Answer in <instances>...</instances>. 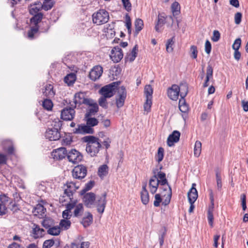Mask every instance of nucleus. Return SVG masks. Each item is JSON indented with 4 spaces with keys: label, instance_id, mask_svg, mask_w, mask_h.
Returning a JSON list of instances; mask_svg holds the SVG:
<instances>
[{
    "label": "nucleus",
    "instance_id": "obj_1",
    "mask_svg": "<svg viewBox=\"0 0 248 248\" xmlns=\"http://www.w3.org/2000/svg\"><path fill=\"white\" fill-rule=\"evenodd\" d=\"M83 141L87 142L86 151L91 156H94L101 148L98 138L93 136H87L82 138Z\"/></svg>",
    "mask_w": 248,
    "mask_h": 248
},
{
    "label": "nucleus",
    "instance_id": "obj_2",
    "mask_svg": "<svg viewBox=\"0 0 248 248\" xmlns=\"http://www.w3.org/2000/svg\"><path fill=\"white\" fill-rule=\"evenodd\" d=\"M93 22L97 25L107 23L109 20L108 13L104 9H100L92 15Z\"/></svg>",
    "mask_w": 248,
    "mask_h": 248
},
{
    "label": "nucleus",
    "instance_id": "obj_3",
    "mask_svg": "<svg viewBox=\"0 0 248 248\" xmlns=\"http://www.w3.org/2000/svg\"><path fill=\"white\" fill-rule=\"evenodd\" d=\"M118 85V82H112L102 87L100 89L99 93L103 97L110 98L115 94L116 89Z\"/></svg>",
    "mask_w": 248,
    "mask_h": 248
},
{
    "label": "nucleus",
    "instance_id": "obj_4",
    "mask_svg": "<svg viewBox=\"0 0 248 248\" xmlns=\"http://www.w3.org/2000/svg\"><path fill=\"white\" fill-rule=\"evenodd\" d=\"M65 187L64 190V194L66 195L70 200L73 199L74 193L79 187V184L78 182L67 181L64 185Z\"/></svg>",
    "mask_w": 248,
    "mask_h": 248
},
{
    "label": "nucleus",
    "instance_id": "obj_5",
    "mask_svg": "<svg viewBox=\"0 0 248 248\" xmlns=\"http://www.w3.org/2000/svg\"><path fill=\"white\" fill-rule=\"evenodd\" d=\"M74 100L75 104L74 108H76L77 105L78 106L81 104H84L86 105H91L90 103L92 102V99L86 98V94L83 92L76 93L75 94Z\"/></svg>",
    "mask_w": 248,
    "mask_h": 248
},
{
    "label": "nucleus",
    "instance_id": "obj_6",
    "mask_svg": "<svg viewBox=\"0 0 248 248\" xmlns=\"http://www.w3.org/2000/svg\"><path fill=\"white\" fill-rule=\"evenodd\" d=\"M106 197L107 194L106 193H104L96 197L95 203L97 207V210L98 213L101 214L104 212L107 204Z\"/></svg>",
    "mask_w": 248,
    "mask_h": 248
},
{
    "label": "nucleus",
    "instance_id": "obj_7",
    "mask_svg": "<svg viewBox=\"0 0 248 248\" xmlns=\"http://www.w3.org/2000/svg\"><path fill=\"white\" fill-rule=\"evenodd\" d=\"M87 168L82 165H78L75 167L72 171L73 177L75 179H82L87 174Z\"/></svg>",
    "mask_w": 248,
    "mask_h": 248
},
{
    "label": "nucleus",
    "instance_id": "obj_8",
    "mask_svg": "<svg viewBox=\"0 0 248 248\" xmlns=\"http://www.w3.org/2000/svg\"><path fill=\"white\" fill-rule=\"evenodd\" d=\"M67 157L68 160L74 164L78 163L82 160V155L76 149H71L67 152Z\"/></svg>",
    "mask_w": 248,
    "mask_h": 248
},
{
    "label": "nucleus",
    "instance_id": "obj_9",
    "mask_svg": "<svg viewBox=\"0 0 248 248\" xmlns=\"http://www.w3.org/2000/svg\"><path fill=\"white\" fill-rule=\"evenodd\" d=\"M74 108L66 107L61 111V118L65 121H71L75 116V110Z\"/></svg>",
    "mask_w": 248,
    "mask_h": 248
},
{
    "label": "nucleus",
    "instance_id": "obj_10",
    "mask_svg": "<svg viewBox=\"0 0 248 248\" xmlns=\"http://www.w3.org/2000/svg\"><path fill=\"white\" fill-rule=\"evenodd\" d=\"M73 133L75 134H91L94 133V129L92 127H90L88 125L81 124L78 125L77 128L73 129Z\"/></svg>",
    "mask_w": 248,
    "mask_h": 248
},
{
    "label": "nucleus",
    "instance_id": "obj_11",
    "mask_svg": "<svg viewBox=\"0 0 248 248\" xmlns=\"http://www.w3.org/2000/svg\"><path fill=\"white\" fill-rule=\"evenodd\" d=\"M110 57L114 62H119L123 57L122 49L118 46L114 47L111 51Z\"/></svg>",
    "mask_w": 248,
    "mask_h": 248
},
{
    "label": "nucleus",
    "instance_id": "obj_12",
    "mask_svg": "<svg viewBox=\"0 0 248 248\" xmlns=\"http://www.w3.org/2000/svg\"><path fill=\"white\" fill-rule=\"evenodd\" d=\"M179 93L180 90L179 86L176 84H173L168 89V96L171 100H177L178 98Z\"/></svg>",
    "mask_w": 248,
    "mask_h": 248
},
{
    "label": "nucleus",
    "instance_id": "obj_13",
    "mask_svg": "<svg viewBox=\"0 0 248 248\" xmlns=\"http://www.w3.org/2000/svg\"><path fill=\"white\" fill-rule=\"evenodd\" d=\"M67 152L65 148L61 147L53 151L51 155L54 159L60 160L67 156Z\"/></svg>",
    "mask_w": 248,
    "mask_h": 248
},
{
    "label": "nucleus",
    "instance_id": "obj_14",
    "mask_svg": "<svg viewBox=\"0 0 248 248\" xmlns=\"http://www.w3.org/2000/svg\"><path fill=\"white\" fill-rule=\"evenodd\" d=\"M45 137L49 140H57L60 139L61 134L59 130L56 129L48 128L46 132Z\"/></svg>",
    "mask_w": 248,
    "mask_h": 248
},
{
    "label": "nucleus",
    "instance_id": "obj_15",
    "mask_svg": "<svg viewBox=\"0 0 248 248\" xmlns=\"http://www.w3.org/2000/svg\"><path fill=\"white\" fill-rule=\"evenodd\" d=\"M103 73V68L100 65L94 66L89 73L90 78L93 81L99 79Z\"/></svg>",
    "mask_w": 248,
    "mask_h": 248
},
{
    "label": "nucleus",
    "instance_id": "obj_16",
    "mask_svg": "<svg viewBox=\"0 0 248 248\" xmlns=\"http://www.w3.org/2000/svg\"><path fill=\"white\" fill-rule=\"evenodd\" d=\"M95 195L93 192L87 193L83 197V202L85 205L88 208L92 207L95 202Z\"/></svg>",
    "mask_w": 248,
    "mask_h": 248
},
{
    "label": "nucleus",
    "instance_id": "obj_17",
    "mask_svg": "<svg viewBox=\"0 0 248 248\" xmlns=\"http://www.w3.org/2000/svg\"><path fill=\"white\" fill-rule=\"evenodd\" d=\"M119 98L116 99V104L118 108L122 107L124 103L126 97V92L124 86H121L119 91Z\"/></svg>",
    "mask_w": 248,
    "mask_h": 248
},
{
    "label": "nucleus",
    "instance_id": "obj_18",
    "mask_svg": "<svg viewBox=\"0 0 248 248\" xmlns=\"http://www.w3.org/2000/svg\"><path fill=\"white\" fill-rule=\"evenodd\" d=\"M153 173L154 175L157 177V179L161 186H165L167 185L168 187L169 186H170L168 183V180L166 178V174L164 172L161 171H158V169H156L153 170Z\"/></svg>",
    "mask_w": 248,
    "mask_h": 248
},
{
    "label": "nucleus",
    "instance_id": "obj_19",
    "mask_svg": "<svg viewBox=\"0 0 248 248\" xmlns=\"http://www.w3.org/2000/svg\"><path fill=\"white\" fill-rule=\"evenodd\" d=\"M45 233V231L43 228H41L40 226L36 224H33L31 233L32 237L35 239L42 237Z\"/></svg>",
    "mask_w": 248,
    "mask_h": 248
},
{
    "label": "nucleus",
    "instance_id": "obj_20",
    "mask_svg": "<svg viewBox=\"0 0 248 248\" xmlns=\"http://www.w3.org/2000/svg\"><path fill=\"white\" fill-rule=\"evenodd\" d=\"M180 137V133L178 131H174L167 139V145L170 147L172 146L174 143L179 140Z\"/></svg>",
    "mask_w": 248,
    "mask_h": 248
},
{
    "label": "nucleus",
    "instance_id": "obj_21",
    "mask_svg": "<svg viewBox=\"0 0 248 248\" xmlns=\"http://www.w3.org/2000/svg\"><path fill=\"white\" fill-rule=\"evenodd\" d=\"M196 184L193 183L192 187L187 193L188 202H195L198 198V191L196 188Z\"/></svg>",
    "mask_w": 248,
    "mask_h": 248
},
{
    "label": "nucleus",
    "instance_id": "obj_22",
    "mask_svg": "<svg viewBox=\"0 0 248 248\" xmlns=\"http://www.w3.org/2000/svg\"><path fill=\"white\" fill-rule=\"evenodd\" d=\"M159 183L158 182V180L157 179V177L155 175H153L150 178L149 180V188L150 192L152 194H155L158 187Z\"/></svg>",
    "mask_w": 248,
    "mask_h": 248
},
{
    "label": "nucleus",
    "instance_id": "obj_23",
    "mask_svg": "<svg viewBox=\"0 0 248 248\" xmlns=\"http://www.w3.org/2000/svg\"><path fill=\"white\" fill-rule=\"evenodd\" d=\"M147 184H144L142 185V190L140 192V198L142 203L146 205L149 202V195L148 190L146 189Z\"/></svg>",
    "mask_w": 248,
    "mask_h": 248
},
{
    "label": "nucleus",
    "instance_id": "obj_24",
    "mask_svg": "<svg viewBox=\"0 0 248 248\" xmlns=\"http://www.w3.org/2000/svg\"><path fill=\"white\" fill-rule=\"evenodd\" d=\"M90 104L91 105H88V106H90L91 108H89L88 111L85 114L86 117L95 114V113L98 111V105L96 103L94 102L93 99H92V102Z\"/></svg>",
    "mask_w": 248,
    "mask_h": 248
},
{
    "label": "nucleus",
    "instance_id": "obj_25",
    "mask_svg": "<svg viewBox=\"0 0 248 248\" xmlns=\"http://www.w3.org/2000/svg\"><path fill=\"white\" fill-rule=\"evenodd\" d=\"M43 94L48 98H51L54 96L55 92L53 90V86L49 84L46 86L45 91L43 92Z\"/></svg>",
    "mask_w": 248,
    "mask_h": 248
},
{
    "label": "nucleus",
    "instance_id": "obj_26",
    "mask_svg": "<svg viewBox=\"0 0 248 248\" xmlns=\"http://www.w3.org/2000/svg\"><path fill=\"white\" fill-rule=\"evenodd\" d=\"M93 217L90 212L87 213V215L82 218L81 222L84 227L86 228L89 226L93 222Z\"/></svg>",
    "mask_w": 248,
    "mask_h": 248
},
{
    "label": "nucleus",
    "instance_id": "obj_27",
    "mask_svg": "<svg viewBox=\"0 0 248 248\" xmlns=\"http://www.w3.org/2000/svg\"><path fill=\"white\" fill-rule=\"evenodd\" d=\"M77 77L75 74L71 73L67 75L64 78V81L68 86L72 85L75 82Z\"/></svg>",
    "mask_w": 248,
    "mask_h": 248
},
{
    "label": "nucleus",
    "instance_id": "obj_28",
    "mask_svg": "<svg viewBox=\"0 0 248 248\" xmlns=\"http://www.w3.org/2000/svg\"><path fill=\"white\" fill-rule=\"evenodd\" d=\"M3 148L4 150H6L8 154L11 155L13 154L14 148L12 142L9 140H6L3 142Z\"/></svg>",
    "mask_w": 248,
    "mask_h": 248
},
{
    "label": "nucleus",
    "instance_id": "obj_29",
    "mask_svg": "<svg viewBox=\"0 0 248 248\" xmlns=\"http://www.w3.org/2000/svg\"><path fill=\"white\" fill-rule=\"evenodd\" d=\"M180 90L179 95L181 99H185L188 93V85L186 83H181L179 86Z\"/></svg>",
    "mask_w": 248,
    "mask_h": 248
},
{
    "label": "nucleus",
    "instance_id": "obj_30",
    "mask_svg": "<svg viewBox=\"0 0 248 248\" xmlns=\"http://www.w3.org/2000/svg\"><path fill=\"white\" fill-rule=\"evenodd\" d=\"M31 19V25H34L33 26L39 27L38 24L42 20L43 15L42 13H39L38 14L33 15Z\"/></svg>",
    "mask_w": 248,
    "mask_h": 248
},
{
    "label": "nucleus",
    "instance_id": "obj_31",
    "mask_svg": "<svg viewBox=\"0 0 248 248\" xmlns=\"http://www.w3.org/2000/svg\"><path fill=\"white\" fill-rule=\"evenodd\" d=\"M108 168L106 164L101 165L98 170V175L101 178H103L108 173Z\"/></svg>",
    "mask_w": 248,
    "mask_h": 248
},
{
    "label": "nucleus",
    "instance_id": "obj_32",
    "mask_svg": "<svg viewBox=\"0 0 248 248\" xmlns=\"http://www.w3.org/2000/svg\"><path fill=\"white\" fill-rule=\"evenodd\" d=\"M42 226L46 229L55 225L54 220L50 217H45L42 221Z\"/></svg>",
    "mask_w": 248,
    "mask_h": 248
},
{
    "label": "nucleus",
    "instance_id": "obj_33",
    "mask_svg": "<svg viewBox=\"0 0 248 248\" xmlns=\"http://www.w3.org/2000/svg\"><path fill=\"white\" fill-rule=\"evenodd\" d=\"M55 2L52 0H44L43 3H41V8L45 11L51 9L54 6Z\"/></svg>",
    "mask_w": 248,
    "mask_h": 248
},
{
    "label": "nucleus",
    "instance_id": "obj_34",
    "mask_svg": "<svg viewBox=\"0 0 248 248\" xmlns=\"http://www.w3.org/2000/svg\"><path fill=\"white\" fill-rule=\"evenodd\" d=\"M41 9L42 8H41V3H35L33 5H31L29 8V12L31 15H33L40 13L39 12Z\"/></svg>",
    "mask_w": 248,
    "mask_h": 248
},
{
    "label": "nucleus",
    "instance_id": "obj_35",
    "mask_svg": "<svg viewBox=\"0 0 248 248\" xmlns=\"http://www.w3.org/2000/svg\"><path fill=\"white\" fill-rule=\"evenodd\" d=\"M47 232L51 235H58L61 232V228L60 226L54 225L47 229Z\"/></svg>",
    "mask_w": 248,
    "mask_h": 248
},
{
    "label": "nucleus",
    "instance_id": "obj_36",
    "mask_svg": "<svg viewBox=\"0 0 248 248\" xmlns=\"http://www.w3.org/2000/svg\"><path fill=\"white\" fill-rule=\"evenodd\" d=\"M46 211V209L43 205L37 204L34 209L33 213L36 216H43Z\"/></svg>",
    "mask_w": 248,
    "mask_h": 248
},
{
    "label": "nucleus",
    "instance_id": "obj_37",
    "mask_svg": "<svg viewBox=\"0 0 248 248\" xmlns=\"http://www.w3.org/2000/svg\"><path fill=\"white\" fill-rule=\"evenodd\" d=\"M38 31L39 27H31L30 30L28 32V38L31 40L35 38V35L38 32Z\"/></svg>",
    "mask_w": 248,
    "mask_h": 248
},
{
    "label": "nucleus",
    "instance_id": "obj_38",
    "mask_svg": "<svg viewBox=\"0 0 248 248\" xmlns=\"http://www.w3.org/2000/svg\"><path fill=\"white\" fill-rule=\"evenodd\" d=\"M74 208V217H78L81 216L84 211L83 204L82 203L78 204L77 205H75Z\"/></svg>",
    "mask_w": 248,
    "mask_h": 248
},
{
    "label": "nucleus",
    "instance_id": "obj_39",
    "mask_svg": "<svg viewBox=\"0 0 248 248\" xmlns=\"http://www.w3.org/2000/svg\"><path fill=\"white\" fill-rule=\"evenodd\" d=\"M85 118L86 119V124L90 127L97 125L99 123L98 120L95 118L91 117V116L86 117V116H85Z\"/></svg>",
    "mask_w": 248,
    "mask_h": 248
},
{
    "label": "nucleus",
    "instance_id": "obj_40",
    "mask_svg": "<svg viewBox=\"0 0 248 248\" xmlns=\"http://www.w3.org/2000/svg\"><path fill=\"white\" fill-rule=\"evenodd\" d=\"M135 33L138 34L142 29L143 27V22L140 18L136 19L135 22Z\"/></svg>",
    "mask_w": 248,
    "mask_h": 248
},
{
    "label": "nucleus",
    "instance_id": "obj_41",
    "mask_svg": "<svg viewBox=\"0 0 248 248\" xmlns=\"http://www.w3.org/2000/svg\"><path fill=\"white\" fill-rule=\"evenodd\" d=\"M179 108L183 113H186L188 111V106L186 104L185 99H180L179 102Z\"/></svg>",
    "mask_w": 248,
    "mask_h": 248
},
{
    "label": "nucleus",
    "instance_id": "obj_42",
    "mask_svg": "<svg viewBox=\"0 0 248 248\" xmlns=\"http://www.w3.org/2000/svg\"><path fill=\"white\" fill-rule=\"evenodd\" d=\"M175 36H173L171 38L168 40L166 44V50L168 52L170 53L173 50V46L174 43Z\"/></svg>",
    "mask_w": 248,
    "mask_h": 248
},
{
    "label": "nucleus",
    "instance_id": "obj_43",
    "mask_svg": "<svg viewBox=\"0 0 248 248\" xmlns=\"http://www.w3.org/2000/svg\"><path fill=\"white\" fill-rule=\"evenodd\" d=\"M171 9L173 16L178 15L180 13V6L178 2H174L171 4Z\"/></svg>",
    "mask_w": 248,
    "mask_h": 248
},
{
    "label": "nucleus",
    "instance_id": "obj_44",
    "mask_svg": "<svg viewBox=\"0 0 248 248\" xmlns=\"http://www.w3.org/2000/svg\"><path fill=\"white\" fill-rule=\"evenodd\" d=\"M202 143L201 141L197 140L195 143V147L194 149V154L195 156L198 157L201 152Z\"/></svg>",
    "mask_w": 248,
    "mask_h": 248
},
{
    "label": "nucleus",
    "instance_id": "obj_45",
    "mask_svg": "<svg viewBox=\"0 0 248 248\" xmlns=\"http://www.w3.org/2000/svg\"><path fill=\"white\" fill-rule=\"evenodd\" d=\"M164 152V150L162 147H160L158 148L157 154L155 157L156 161H157L158 163H160L163 159Z\"/></svg>",
    "mask_w": 248,
    "mask_h": 248
},
{
    "label": "nucleus",
    "instance_id": "obj_46",
    "mask_svg": "<svg viewBox=\"0 0 248 248\" xmlns=\"http://www.w3.org/2000/svg\"><path fill=\"white\" fill-rule=\"evenodd\" d=\"M0 201L1 202L0 204L5 205V206L8 203H9L10 204L12 203V200L11 201L10 198L5 194H2L0 195Z\"/></svg>",
    "mask_w": 248,
    "mask_h": 248
},
{
    "label": "nucleus",
    "instance_id": "obj_47",
    "mask_svg": "<svg viewBox=\"0 0 248 248\" xmlns=\"http://www.w3.org/2000/svg\"><path fill=\"white\" fill-rule=\"evenodd\" d=\"M42 106L45 109L50 110L53 107V103L50 99H46L43 102Z\"/></svg>",
    "mask_w": 248,
    "mask_h": 248
},
{
    "label": "nucleus",
    "instance_id": "obj_48",
    "mask_svg": "<svg viewBox=\"0 0 248 248\" xmlns=\"http://www.w3.org/2000/svg\"><path fill=\"white\" fill-rule=\"evenodd\" d=\"M153 93V88L150 85H146L144 88V93L146 96V98H152L153 97L152 94Z\"/></svg>",
    "mask_w": 248,
    "mask_h": 248
},
{
    "label": "nucleus",
    "instance_id": "obj_49",
    "mask_svg": "<svg viewBox=\"0 0 248 248\" xmlns=\"http://www.w3.org/2000/svg\"><path fill=\"white\" fill-rule=\"evenodd\" d=\"M213 69L211 65H208L207 67L206 79L205 81L208 82L211 78H213Z\"/></svg>",
    "mask_w": 248,
    "mask_h": 248
},
{
    "label": "nucleus",
    "instance_id": "obj_50",
    "mask_svg": "<svg viewBox=\"0 0 248 248\" xmlns=\"http://www.w3.org/2000/svg\"><path fill=\"white\" fill-rule=\"evenodd\" d=\"M171 195H172L171 188L170 186H169L168 194H167L165 199L162 202L163 205L166 206V205H168L170 203V199L171 198Z\"/></svg>",
    "mask_w": 248,
    "mask_h": 248
},
{
    "label": "nucleus",
    "instance_id": "obj_51",
    "mask_svg": "<svg viewBox=\"0 0 248 248\" xmlns=\"http://www.w3.org/2000/svg\"><path fill=\"white\" fill-rule=\"evenodd\" d=\"M71 224V223L70 220L63 219L61 220L60 223V226L64 230H67L70 228Z\"/></svg>",
    "mask_w": 248,
    "mask_h": 248
},
{
    "label": "nucleus",
    "instance_id": "obj_52",
    "mask_svg": "<svg viewBox=\"0 0 248 248\" xmlns=\"http://www.w3.org/2000/svg\"><path fill=\"white\" fill-rule=\"evenodd\" d=\"M83 239V237L79 235L71 244V248H79L80 242Z\"/></svg>",
    "mask_w": 248,
    "mask_h": 248
},
{
    "label": "nucleus",
    "instance_id": "obj_53",
    "mask_svg": "<svg viewBox=\"0 0 248 248\" xmlns=\"http://www.w3.org/2000/svg\"><path fill=\"white\" fill-rule=\"evenodd\" d=\"M146 101L144 104V109L145 111L149 112L151 110V106L152 105V98H146Z\"/></svg>",
    "mask_w": 248,
    "mask_h": 248
},
{
    "label": "nucleus",
    "instance_id": "obj_54",
    "mask_svg": "<svg viewBox=\"0 0 248 248\" xmlns=\"http://www.w3.org/2000/svg\"><path fill=\"white\" fill-rule=\"evenodd\" d=\"M107 98L101 96L98 100V104L100 106L105 109H107L108 107V103L106 99Z\"/></svg>",
    "mask_w": 248,
    "mask_h": 248
},
{
    "label": "nucleus",
    "instance_id": "obj_55",
    "mask_svg": "<svg viewBox=\"0 0 248 248\" xmlns=\"http://www.w3.org/2000/svg\"><path fill=\"white\" fill-rule=\"evenodd\" d=\"M211 205L209 206L208 212H213L214 208V199L212 191H211L209 194Z\"/></svg>",
    "mask_w": 248,
    "mask_h": 248
},
{
    "label": "nucleus",
    "instance_id": "obj_56",
    "mask_svg": "<svg viewBox=\"0 0 248 248\" xmlns=\"http://www.w3.org/2000/svg\"><path fill=\"white\" fill-rule=\"evenodd\" d=\"M190 56L193 59H196L197 57V47L195 46H192L190 48Z\"/></svg>",
    "mask_w": 248,
    "mask_h": 248
},
{
    "label": "nucleus",
    "instance_id": "obj_57",
    "mask_svg": "<svg viewBox=\"0 0 248 248\" xmlns=\"http://www.w3.org/2000/svg\"><path fill=\"white\" fill-rule=\"evenodd\" d=\"M54 245L53 239H48L45 241L43 245V248H51Z\"/></svg>",
    "mask_w": 248,
    "mask_h": 248
},
{
    "label": "nucleus",
    "instance_id": "obj_58",
    "mask_svg": "<svg viewBox=\"0 0 248 248\" xmlns=\"http://www.w3.org/2000/svg\"><path fill=\"white\" fill-rule=\"evenodd\" d=\"M220 38V34L219 32L217 30H215L213 31V36L211 38L213 42H217Z\"/></svg>",
    "mask_w": 248,
    "mask_h": 248
},
{
    "label": "nucleus",
    "instance_id": "obj_59",
    "mask_svg": "<svg viewBox=\"0 0 248 248\" xmlns=\"http://www.w3.org/2000/svg\"><path fill=\"white\" fill-rule=\"evenodd\" d=\"M155 200L154 202V205L155 207H158L160 202H162V198L159 194H156L155 196Z\"/></svg>",
    "mask_w": 248,
    "mask_h": 248
},
{
    "label": "nucleus",
    "instance_id": "obj_60",
    "mask_svg": "<svg viewBox=\"0 0 248 248\" xmlns=\"http://www.w3.org/2000/svg\"><path fill=\"white\" fill-rule=\"evenodd\" d=\"M241 43V40L240 38H237L235 41L232 45V48L234 50H239Z\"/></svg>",
    "mask_w": 248,
    "mask_h": 248
},
{
    "label": "nucleus",
    "instance_id": "obj_61",
    "mask_svg": "<svg viewBox=\"0 0 248 248\" xmlns=\"http://www.w3.org/2000/svg\"><path fill=\"white\" fill-rule=\"evenodd\" d=\"M123 4L125 9L127 11H130L131 10V4L129 0H122Z\"/></svg>",
    "mask_w": 248,
    "mask_h": 248
},
{
    "label": "nucleus",
    "instance_id": "obj_62",
    "mask_svg": "<svg viewBox=\"0 0 248 248\" xmlns=\"http://www.w3.org/2000/svg\"><path fill=\"white\" fill-rule=\"evenodd\" d=\"M207 219H208V221L209 225L211 227H213V222H214L213 212H208Z\"/></svg>",
    "mask_w": 248,
    "mask_h": 248
},
{
    "label": "nucleus",
    "instance_id": "obj_63",
    "mask_svg": "<svg viewBox=\"0 0 248 248\" xmlns=\"http://www.w3.org/2000/svg\"><path fill=\"white\" fill-rule=\"evenodd\" d=\"M72 142V139L71 137H65L63 138L61 141L62 145H69Z\"/></svg>",
    "mask_w": 248,
    "mask_h": 248
},
{
    "label": "nucleus",
    "instance_id": "obj_64",
    "mask_svg": "<svg viewBox=\"0 0 248 248\" xmlns=\"http://www.w3.org/2000/svg\"><path fill=\"white\" fill-rule=\"evenodd\" d=\"M211 44L208 40H207L205 43V51L208 54H210L211 51Z\"/></svg>",
    "mask_w": 248,
    "mask_h": 248
}]
</instances>
